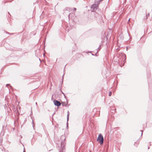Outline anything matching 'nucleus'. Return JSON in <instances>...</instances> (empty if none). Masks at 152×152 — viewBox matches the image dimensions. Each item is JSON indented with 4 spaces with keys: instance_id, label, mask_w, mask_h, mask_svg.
I'll return each mask as SVG.
<instances>
[{
    "instance_id": "obj_1",
    "label": "nucleus",
    "mask_w": 152,
    "mask_h": 152,
    "mask_svg": "<svg viewBox=\"0 0 152 152\" xmlns=\"http://www.w3.org/2000/svg\"><path fill=\"white\" fill-rule=\"evenodd\" d=\"M103 140L104 138L103 136L101 134H99L97 137V141H98V142L101 145H102L103 143Z\"/></svg>"
},
{
    "instance_id": "obj_2",
    "label": "nucleus",
    "mask_w": 152,
    "mask_h": 152,
    "mask_svg": "<svg viewBox=\"0 0 152 152\" xmlns=\"http://www.w3.org/2000/svg\"><path fill=\"white\" fill-rule=\"evenodd\" d=\"M53 103L55 105L57 106H60L61 104V103L56 100H54Z\"/></svg>"
},
{
    "instance_id": "obj_3",
    "label": "nucleus",
    "mask_w": 152,
    "mask_h": 152,
    "mask_svg": "<svg viewBox=\"0 0 152 152\" xmlns=\"http://www.w3.org/2000/svg\"><path fill=\"white\" fill-rule=\"evenodd\" d=\"M61 104L63 106H66L67 105V104L65 102H62Z\"/></svg>"
},
{
    "instance_id": "obj_4",
    "label": "nucleus",
    "mask_w": 152,
    "mask_h": 152,
    "mask_svg": "<svg viewBox=\"0 0 152 152\" xmlns=\"http://www.w3.org/2000/svg\"><path fill=\"white\" fill-rule=\"evenodd\" d=\"M112 92L111 91H110L109 93V96H111L112 94Z\"/></svg>"
},
{
    "instance_id": "obj_5",
    "label": "nucleus",
    "mask_w": 152,
    "mask_h": 152,
    "mask_svg": "<svg viewBox=\"0 0 152 152\" xmlns=\"http://www.w3.org/2000/svg\"><path fill=\"white\" fill-rule=\"evenodd\" d=\"M76 8H74V11H75L76 10Z\"/></svg>"
}]
</instances>
